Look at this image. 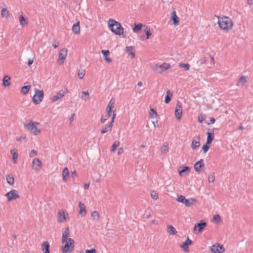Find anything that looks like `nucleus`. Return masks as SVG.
I'll list each match as a JSON object with an SVG mask.
<instances>
[{"instance_id": "15", "label": "nucleus", "mask_w": 253, "mask_h": 253, "mask_svg": "<svg viewBox=\"0 0 253 253\" xmlns=\"http://www.w3.org/2000/svg\"><path fill=\"white\" fill-rule=\"evenodd\" d=\"M79 207L80 208L79 213L83 216H85L86 214V207L85 205L81 202H80Z\"/></svg>"}, {"instance_id": "55", "label": "nucleus", "mask_w": 253, "mask_h": 253, "mask_svg": "<svg viewBox=\"0 0 253 253\" xmlns=\"http://www.w3.org/2000/svg\"><path fill=\"white\" fill-rule=\"evenodd\" d=\"M106 111L107 113V114L106 115L108 117H110L112 112V109L106 108Z\"/></svg>"}, {"instance_id": "32", "label": "nucleus", "mask_w": 253, "mask_h": 253, "mask_svg": "<svg viewBox=\"0 0 253 253\" xmlns=\"http://www.w3.org/2000/svg\"><path fill=\"white\" fill-rule=\"evenodd\" d=\"M161 152L162 153H167L169 151V144L168 143L165 142L163 144L162 148H161Z\"/></svg>"}, {"instance_id": "35", "label": "nucleus", "mask_w": 253, "mask_h": 253, "mask_svg": "<svg viewBox=\"0 0 253 253\" xmlns=\"http://www.w3.org/2000/svg\"><path fill=\"white\" fill-rule=\"evenodd\" d=\"M91 217L94 220L97 221L99 220L100 216L98 211H94L91 212Z\"/></svg>"}, {"instance_id": "3", "label": "nucleus", "mask_w": 253, "mask_h": 253, "mask_svg": "<svg viewBox=\"0 0 253 253\" xmlns=\"http://www.w3.org/2000/svg\"><path fill=\"white\" fill-rule=\"evenodd\" d=\"M39 123L30 121L28 123L24 125V127L31 133L38 135L41 133V130L38 128Z\"/></svg>"}, {"instance_id": "34", "label": "nucleus", "mask_w": 253, "mask_h": 253, "mask_svg": "<svg viewBox=\"0 0 253 253\" xmlns=\"http://www.w3.org/2000/svg\"><path fill=\"white\" fill-rule=\"evenodd\" d=\"M1 16L3 18H7L9 16V12L7 9L5 8H3L1 9Z\"/></svg>"}, {"instance_id": "39", "label": "nucleus", "mask_w": 253, "mask_h": 253, "mask_svg": "<svg viewBox=\"0 0 253 253\" xmlns=\"http://www.w3.org/2000/svg\"><path fill=\"white\" fill-rule=\"evenodd\" d=\"M142 24L141 23L135 24V26L133 28L132 31L134 33H137L138 31L141 30L142 27Z\"/></svg>"}, {"instance_id": "63", "label": "nucleus", "mask_w": 253, "mask_h": 253, "mask_svg": "<svg viewBox=\"0 0 253 253\" xmlns=\"http://www.w3.org/2000/svg\"><path fill=\"white\" fill-rule=\"evenodd\" d=\"M71 175L73 177H75L77 176V172L76 170H74L71 172Z\"/></svg>"}, {"instance_id": "19", "label": "nucleus", "mask_w": 253, "mask_h": 253, "mask_svg": "<svg viewBox=\"0 0 253 253\" xmlns=\"http://www.w3.org/2000/svg\"><path fill=\"white\" fill-rule=\"evenodd\" d=\"M223 246L219 244L214 245L211 248V251L213 253H220V250L222 249Z\"/></svg>"}, {"instance_id": "8", "label": "nucleus", "mask_w": 253, "mask_h": 253, "mask_svg": "<svg viewBox=\"0 0 253 253\" xmlns=\"http://www.w3.org/2000/svg\"><path fill=\"white\" fill-rule=\"evenodd\" d=\"M170 65L169 64L164 63L161 65L155 64L154 66V69L156 70L159 74L162 73L165 70L169 69Z\"/></svg>"}, {"instance_id": "57", "label": "nucleus", "mask_w": 253, "mask_h": 253, "mask_svg": "<svg viewBox=\"0 0 253 253\" xmlns=\"http://www.w3.org/2000/svg\"><path fill=\"white\" fill-rule=\"evenodd\" d=\"M86 253H96V251L94 249H91V250H86Z\"/></svg>"}, {"instance_id": "25", "label": "nucleus", "mask_w": 253, "mask_h": 253, "mask_svg": "<svg viewBox=\"0 0 253 253\" xmlns=\"http://www.w3.org/2000/svg\"><path fill=\"white\" fill-rule=\"evenodd\" d=\"M247 82V78L245 76H242L238 81L236 85L239 86H243Z\"/></svg>"}, {"instance_id": "5", "label": "nucleus", "mask_w": 253, "mask_h": 253, "mask_svg": "<svg viewBox=\"0 0 253 253\" xmlns=\"http://www.w3.org/2000/svg\"><path fill=\"white\" fill-rule=\"evenodd\" d=\"M177 201L179 202L184 204L186 207H191L196 202L197 200L194 198H190L187 199L185 197L182 195H180L177 197Z\"/></svg>"}, {"instance_id": "53", "label": "nucleus", "mask_w": 253, "mask_h": 253, "mask_svg": "<svg viewBox=\"0 0 253 253\" xmlns=\"http://www.w3.org/2000/svg\"><path fill=\"white\" fill-rule=\"evenodd\" d=\"M109 117H108L106 115L105 116L102 117L101 119V122L102 123H104L108 119Z\"/></svg>"}, {"instance_id": "4", "label": "nucleus", "mask_w": 253, "mask_h": 253, "mask_svg": "<svg viewBox=\"0 0 253 253\" xmlns=\"http://www.w3.org/2000/svg\"><path fill=\"white\" fill-rule=\"evenodd\" d=\"M64 243H65L64 246L62 247V253H71L74 248V241L72 239L69 238L68 241L65 242Z\"/></svg>"}, {"instance_id": "61", "label": "nucleus", "mask_w": 253, "mask_h": 253, "mask_svg": "<svg viewBox=\"0 0 253 253\" xmlns=\"http://www.w3.org/2000/svg\"><path fill=\"white\" fill-rule=\"evenodd\" d=\"M185 242L187 243L188 246L191 245L192 243V241L189 238H187Z\"/></svg>"}, {"instance_id": "58", "label": "nucleus", "mask_w": 253, "mask_h": 253, "mask_svg": "<svg viewBox=\"0 0 253 253\" xmlns=\"http://www.w3.org/2000/svg\"><path fill=\"white\" fill-rule=\"evenodd\" d=\"M75 117V114L73 113L69 117V120L71 123H72L74 120Z\"/></svg>"}, {"instance_id": "37", "label": "nucleus", "mask_w": 253, "mask_h": 253, "mask_svg": "<svg viewBox=\"0 0 253 253\" xmlns=\"http://www.w3.org/2000/svg\"><path fill=\"white\" fill-rule=\"evenodd\" d=\"M30 85H24L22 87L21 89V92L24 95L26 94L30 90Z\"/></svg>"}, {"instance_id": "9", "label": "nucleus", "mask_w": 253, "mask_h": 253, "mask_svg": "<svg viewBox=\"0 0 253 253\" xmlns=\"http://www.w3.org/2000/svg\"><path fill=\"white\" fill-rule=\"evenodd\" d=\"M5 196H6L8 202L16 200L19 198V195L18 194L17 191L14 189L11 190L7 193Z\"/></svg>"}, {"instance_id": "23", "label": "nucleus", "mask_w": 253, "mask_h": 253, "mask_svg": "<svg viewBox=\"0 0 253 253\" xmlns=\"http://www.w3.org/2000/svg\"><path fill=\"white\" fill-rule=\"evenodd\" d=\"M207 134V138L206 143L207 144H211L214 138V132L213 131H212V132H208Z\"/></svg>"}, {"instance_id": "64", "label": "nucleus", "mask_w": 253, "mask_h": 253, "mask_svg": "<svg viewBox=\"0 0 253 253\" xmlns=\"http://www.w3.org/2000/svg\"><path fill=\"white\" fill-rule=\"evenodd\" d=\"M89 186V183H85L84 184V189H87Z\"/></svg>"}, {"instance_id": "43", "label": "nucleus", "mask_w": 253, "mask_h": 253, "mask_svg": "<svg viewBox=\"0 0 253 253\" xmlns=\"http://www.w3.org/2000/svg\"><path fill=\"white\" fill-rule=\"evenodd\" d=\"M179 66L181 68H183L185 71H188L190 69V65L188 63H179Z\"/></svg>"}, {"instance_id": "27", "label": "nucleus", "mask_w": 253, "mask_h": 253, "mask_svg": "<svg viewBox=\"0 0 253 253\" xmlns=\"http://www.w3.org/2000/svg\"><path fill=\"white\" fill-rule=\"evenodd\" d=\"M72 31L75 34H78L80 33V26L79 22L74 24L72 27Z\"/></svg>"}, {"instance_id": "52", "label": "nucleus", "mask_w": 253, "mask_h": 253, "mask_svg": "<svg viewBox=\"0 0 253 253\" xmlns=\"http://www.w3.org/2000/svg\"><path fill=\"white\" fill-rule=\"evenodd\" d=\"M37 153L35 150H31V152L29 154L30 157H33L34 156H37Z\"/></svg>"}, {"instance_id": "16", "label": "nucleus", "mask_w": 253, "mask_h": 253, "mask_svg": "<svg viewBox=\"0 0 253 253\" xmlns=\"http://www.w3.org/2000/svg\"><path fill=\"white\" fill-rule=\"evenodd\" d=\"M49 244L48 242H43L42 244V249L43 253H49Z\"/></svg>"}, {"instance_id": "22", "label": "nucleus", "mask_w": 253, "mask_h": 253, "mask_svg": "<svg viewBox=\"0 0 253 253\" xmlns=\"http://www.w3.org/2000/svg\"><path fill=\"white\" fill-rule=\"evenodd\" d=\"M101 53L104 56L105 60L108 63H110L112 62V60L108 56L110 55V51L108 50H102Z\"/></svg>"}, {"instance_id": "62", "label": "nucleus", "mask_w": 253, "mask_h": 253, "mask_svg": "<svg viewBox=\"0 0 253 253\" xmlns=\"http://www.w3.org/2000/svg\"><path fill=\"white\" fill-rule=\"evenodd\" d=\"M34 60L33 59H29L28 61V65L30 66L33 63Z\"/></svg>"}, {"instance_id": "60", "label": "nucleus", "mask_w": 253, "mask_h": 253, "mask_svg": "<svg viewBox=\"0 0 253 253\" xmlns=\"http://www.w3.org/2000/svg\"><path fill=\"white\" fill-rule=\"evenodd\" d=\"M116 113H113V116H112V119H111V121L110 122V123H112V125L113 124V123L114 122V120H115V119L116 118Z\"/></svg>"}, {"instance_id": "45", "label": "nucleus", "mask_w": 253, "mask_h": 253, "mask_svg": "<svg viewBox=\"0 0 253 253\" xmlns=\"http://www.w3.org/2000/svg\"><path fill=\"white\" fill-rule=\"evenodd\" d=\"M213 221L214 223H218L221 221V218L219 214H215L213 217Z\"/></svg>"}, {"instance_id": "33", "label": "nucleus", "mask_w": 253, "mask_h": 253, "mask_svg": "<svg viewBox=\"0 0 253 253\" xmlns=\"http://www.w3.org/2000/svg\"><path fill=\"white\" fill-rule=\"evenodd\" d=\"M6 179L7 183L10 185H13L14 182V177L12 175L8 174L6 176Z\"/></svg>"}, {"instance_id": "42", "label": "nucleus", "mask_w": 253, "mask_h": 253, "mask_svg": "<svg viewBox=\"0 0 253 253\" xmlns=\"http://www.w3.org/2000/svg\"><path fill=\"white\" fill-rule=\"evenodd\" d=\"M144 31L146 36V39H149L150 37L152 35L150 28L148 27H146Z\"/></svg>"}, {"instance_id": "56", "label": "nucleus", "mask_w": 253, "mask_h": 253, "mask_svg": "<svg viewBox=\"0 0 253 253\" xmlns=\"http://www.w3.org/2000/svg\"><path fill=\"white\" fill-rule=\"evenodd\" d=\"M84 75V71L79 72L78 73V76L80 79H83Z\"/></svg>"}, {"instance_id": "40", "label": "nucleus", "mask_w": 253, "mask_h": 253, "mask_svg": "<svg viewBox=\"0 0 253 253\" xmlns=\"http://www.w3.org/2000/svg\"><path fill=\"white\" fill-rule=\"evenodd\" d=\"M115 103V99L113 98H112L110 99L106 108L112 109V108L114 107Z\"/></svg>"}, {"instance_id": "24", "label": "nucleus", "mask_w": 253, "mask_h": 253, "mask_svg": "<svg viewBox=\"0 0 253 253\" xmlns=\"http://www.w3.org/2000/svg\"><path fill=\"white\" fill-rule=\"evenodd\" d=\"M126 51L128 54L131 55V58H134L135 51L133 49V46H126Z\"/></svg>"}, {"instance_id": "41", "label": "nucleus", "mask_w": 253, "mask_h": 253, "mask_svg": "<svg viewBox=\"0 0 253 253\" xmlns=\"http://www.w3.org/2000/svg\"><path fill=\"white\" fill-rule=\"evenodd\" d=\"M11 154L13 156V162L14 163H16V161L18 158V154L15 152V150H11L10 151Z\"/></svg>"}, {"instance_id": "59", "label": "nucleus", "mask_w": 253, "mask_h": 253, "mask_svg": "<svg viewBox=\"0 0 253 253\" xmlns=\"http://www.w3.org/2000/svg\"><path fill=\"white\" fill-rule=\"evenodd\" d=\"M124 152V149L122 147L119 148L118 150V155H120Z\"/></svg>"}, {"instance_id": "30", "label": "nucleus", "mask_w": 253, "mask_h": 253, "mask_svg": "<svg viewBox=\"0 0 253 253\" xmlns=\"http://www.w3.org/2000/svg\"><path fill=\"white\" fill-rule=\"evenodd\" d=\"M69 174V171L67 167L65 168L62 172L63 180L64 182L67 181V177Z\"/></svg>"}, {"instance_id": "38", "label": "nucleus", "mask_w": 253, "mask_h": 253, "mask_svg": "<svg viewBox=\"0 0 253 253\" xmlns=\"http://www.w3.org/2000/svg\"><path fill=\"white\" fill-rule=\"evenodd\" d=\"M19 22H20V24L22 27L27 25L28 24L27 20H26V19L24 18V17L23 15H21L19 17Z\"/></svg>"}, {"instance_id": "7", "label": "nucleus", "mask_w": 253, "mask_h": 253, "mask_svg": "<svg viewBox=\"0 0 253 253\" xmlns=\"http://www.w3.org/2000/svg\"><path fill=\"white\" fill-rule=\"evenodd\" d=\"M69 218V214L66 211L60 210L58 211L57 221L59 223L64 222Z\"/></svg>"}, {"instance_id": "29", "label": "nucleus", "mask_w": 253, "mask_h": 253, "mask_svg": "<svg viewBox=\"0 0 253 253\" xmlns=\"http://www.w3.org/2000/svg\"><path fill=\"white\" fill-rule=\"evenodd\" d=\"M200 146V142L199 141V139H198V140H196L195 139H193L191 143V148L193 149H195L198 147H199Z\"/></svg>"}, {"instance_id": "46", "label": "nucleus", "mask_w": 253, "mask_h": 253, "mask_svg": "<svg viewBox=\"0 0 253 253\" xmlns=\"http://www.w3.org/2000/svg\"><path fill=\"white\" fill-rule=\"evenodd\" d=\"M215 180V176L214 173H211L209 174L208 177V181L209 183L213 182Z\"/></svg>"}, {"instance_id": "12", "label": "nucleus", "mask_w": 253, "mask_h": 253, "mask_svg": "<svg viewBox=\"0 0 253 253\" xmlns=\"http://www.w3.org/2000/svg\"><path fill=\"white\" fill-rule=\"evenodd\" d=\"M205 166L204 162L203 159H201L197 162H196L194 166V169L197 172H200L201 171L200 169L204 167Z\"/></svg>"}, {"instance_id": "14", "label": "nucleus", "mask_w": 253, "mask_h": 253, "mask_svg": "<svg viewBox=\"0 0 253 253\" xmlns=\"http://www.w3.org/2000/svg\"><path fill=\"white\" fill-rule=\"evenodd\" d=\"M33 167L37 170H39L42 168V162L38 158H35L33 161Z\"/></svg>"}, {"instance_id": "13", "label": "nucleus", "mask_w": 253, "mask_h": 253, "mask_svg": "<svg viewBox=\"0 0 253 253\" xmlns=\"http://www.w3.org/2000/svg\"><path fill=\"white\" fill-rule=\"evenodd\" d=\"M206 222L205 221H201L200 223H198L195 224L194 230H196L197 228H198V231L199 232H201L206 226Z\"/></svg>"}, {"instance_id": "54", "label": "nucleus", "mask_w": 253, "mask_h": 253, "mask_svg": "<svg viewBox=\"0 0 253 253\" xmlns=\"http://www.w3.org/2000/svg\"><path fill=\"white\" fill-rule=\"evenodd\" d=\"M59 43L57 41H54L52 43V45L55 48H56L59 46Z\"/></svg>"}, {"instance_id": "51", "label": "nucleus", "mask_w": 253, "mask_h": 253, "mask_svg": "<svg viewBox=\"0 0 253 253\" xmlns=\"http://www.w3.org/2000/svg\"><path fill=\"white\" fill-rule=\"evenodd\" d=\"M151 196L152 198L154 200H157L158 198V194L154 191L151 193Z\"/></svg>"}, {"instance_id": "1", "label": "nucleus", "mask_w": 253, "mask_h": 253, "mask_svg": "<svg viewBox=\"0 0 253 253\" xmlns=\"http://www.w3.org/2000/svg\"><path fill=\"white\" fill-rule=\"evenodd\" d=\"M218 18V24L219 27L224 31H229L233 25V23L230 18L227 16L219 17L217 16Z\"/></svg>"}, {"instance_id": "26", "label": "nucleus", "mask_w": 253, "mask_h": 253, "mask_svg": "<svg viewBox=\"0 0 253 253\" xmlns=\"http://www.w3.org/2000/svg\"><path fill=\"white\" fill-rule=\"evenodd\" d=\"M10 78L8 76H4L3 78L2 85L5 86H8L10 84Z\"/></svg>"}, {"instance_id": "20", "label": "nucleus", "mask_w": 253, "mask_h": 253, "mask_svg": "<svg viewBox=\"0 0 253 253\" xmlns=\"http://www.w3.org/2000/svg\"><path fill=\"white\" fill-rule=\"evenodd\" d=\"M113 125L112 123H109L108 125H106L104 127H103L101 130L100 132L102 134H104L105 133L110 132L112 130Z\"/></svg>"}, {"instance_id": "11", "label": "nucleus", "mask_w": 253, "mask_h": 253, "mask_svg": "<svg viewBox=\"0 0 253 253\" xmlns=\"http://www.w3.org/2000/svg\"><path fill=\"white\" fill-rule=\"evenodd\" d=\"M67 52L68 50L66 48H63L62 49L59 53V59L58 60H62V62L59 64H62L63 63L64 60L66 59L67 55Z\"/></svg>"}, {"instance_id": "10", "label": "nucleus", "mask_w": 253, "mask_h": 253, "mask_svg": "<svg viewBox=\"0 0 253 253\" xmlns=\"http://www.w3.org/2000/svg\"><path fill=\"white\" fill-rule=\"evenodd\" d=\"M182 114V105L179 102L176 105L175 109V116L178 120H180Z\"/></svg>"}, {"instance_id": "47", "label": "nucleus", "mask_w": 253, "mask_h": 253, "mask_svg": "<svg viewBox=\"0 0 253 253\" xmlns=\"http://www.w3.org/2000/svg\"><path fill=\"white\" fill-rule=\"evenodd\" d=\"M157 116L156 112L152 108L150 109L149 112V117L151 118L156 117Z\"/></svg>"}, {"instance_id": "6", "label": "nucleus", "mask_w": 253, "mask_h": 253, "mask_svg": "<svg viewBox=\"0 0 253 253\" xmlns=\"http://www.w3.org/2000/svg\"><path fill=\"white\" fill-rule=\"evenodd\" d=\"M43 98V92L42 90H40L38 89H35V94L33 97V102L35 104H40Z\"/></svg>"}, {"instance_id": "48", "label": "nucleus", "mask_w": 253, "mask_h": 253, "mask_svg": "<svg viewBox=\"0 0 253 253\" xmlns=\"http://www.w3.org/2000/svg\"><path fill=\"white\" fill-rule=\"evenodd\" d=\"M119 145H120V142L119 141H115L114 142V143L113 144V145L112 146L111 151L112 152L114 151L115 150V149H116V148L118 147Z\"/></svg>"}, {"instance_id": "44", "label": "nucleus", "mask_w": 253, "mask_h": 253, "mask_svg": "<svg viewBox=\"0 0 253 253\" xmlns=\"http://www.w3.org/2000/svg\"><path fill=\"white\" fill-rule=\"evenodd\" d=\"M83 95H84V96H82L81 98L84 100H86V99H89V94L87 91H83L82 92Z\"/></svg>"}, {"instance_id": "28", "label": "nucleus", "mask_w": 253, "mask_h": 253, "mask_svg": "<svg viewBox=\"0 0 253 253\" xmlns=\"http://www.w3.org/2000/svg\"><path fill=\"white\" fill-rule=\"evenodd\" d=\"M167 232L170 235H175L177 233V231L175 228L172 225H169L167 227Z\"/></svg>"}, {"instance_id": "17", "label": "nucleus", "mask_w": 253, "mask_h": 253, "mask_svg": "<svg viewBox=\"0 0 253 253\" xmlns=\"http://www.w3.org/2000/svg\"><path fill=\"white\" fill-rule=\"evenodd\" d=\"M66 92H63L62 91H59L56 95L53 96L52 97V101L53 102L56 101L62 98Z\"/></svg>"}, {"instance_id": "49", "label": "nucleus", "mask_w": 253, "mask_h": 253, "mask_svg": "<svg viewBox=\"0 0 253 253\" xmlns=\"http://www.w3.org/2000/svg\"><path fill=\"white\" fill-rule=\"evenodd\" d=\"M181 248H182L185 251L188 252L189 251V247L187 245V244L186 242H184L181 245Z\"/></svg>"}, {"instance_id": "50", "label": "nucleus", "mask_w": 253, "mask_h": 253, "mask_svg": "<svg viewBox=\"0 0 253 253\" xmlns=\"http://www.w3.org/2000/svg\"><path fill=\"white\" fill-rule=\"evenodd\" d=\"M209 145L210 144H207V143H206V144L203 145L202 149L205 153L207 152L209 150L210 147Z\"/></svg>"}, {"instance_id": "31", "label": "nucleus", "mask_w": 253, "mask_h": 253, "mask_svg": "<svg viewBox=\"0 0 253 253\" xmlns=\"http://www.w3.org/2000/svg\"><path fill=\"white\" fill-rule=\"evenodd\" d=\"M172 94L170 93L169 90L167 91V95L165 96V102L167 104L169 103Z\"/></svg>"}, {"instance_id": "36", "label": "nucleus", "mask_w": 253, "mask_h": 253, "mask_svg": "<svg viewBox=\"0 0 253 253\" xmlns=\"http://www.w3.org/2000/svg\"><path fill=\"white\" fill-rule=\"evenodd\" d=\"M190 168L189 167H188V166H183L180 169H178L179 174L180 176H181L182 173L185 172H186L187 171H190Z\"/></svg>"}, {"instance_id": "21", "label": "nucleus", "mask_w": 253, "mask_h": 253, "mask_svg": "<svg viewBox=\"0 0 253 253\" xmlns=\"http://www.w3.org/2000/svg\"><path fill=\"white\" fill-rule=\"evenodd\" d=\"M69 233V228L68 227H67L65 229L64 232L62 234V243H64L65 242L68 241V240H69V238H68Z\"/></svg>"}, {"instance_id": "18", "label": "nucleus", "mask_w": 253, "mask_h": 253, "mask_svg": "<svg viewBox=\"0 0 253 253\" xmlns=\"http://www.w3.org/2000/svg\"><path fill=\"white\" fill-rule=\"evenodd\" d=\"M171 18L173 21V23L175 26H177L179 23V18L176 15V11L173 10L171 12Z\"/></svg>"}, {"instance_id": "2", "label": "nucleus", "mask_w": 253, "mask_h": 253, "mask_svg": "<svg viewBox=\"0 0 253 253\" xmlns=\"http://www.w3.org/2000/svg\"><path fill=\"white\" fill-rule=\"evenodd\" d=\"M109 29L117 35H121L124 33V28L121 24L113 19H109L108 21Z\"/></svg>"}]
</instances>
